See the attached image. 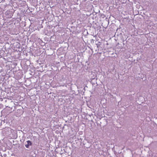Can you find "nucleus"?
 <instances>
[{"mask_svg": "<svg viewBox=\"0 0 157 157\" xmlns=\"http://www.w3.org/2000/svg\"><path fill=\"white\" fill-rule=\"evenodd\" d=\"M32 146V143L30 140H28L25 143V146L26 148H30Z\"/></svg>", "mask_w": 157, "mask_h": 157, "instance_id": "obj_1", "label": "nucleus"}, {"mask_svg": "<svg viewBox=\"0 0 157 157\" xmlns=\"http://www.w3.org/2000/svg\"><path fill=\"white\" fill-rule=\"evenodd\" d=\"M129 99L131 100H132L133 99V98H132V97H131V98H129Z\"/></svg>", "mask_w": 157, "mask_h": 157, "instance_id": "obj_2", "label": "nucleus"}]
</instances>
